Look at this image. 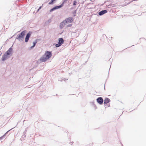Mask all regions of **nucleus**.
Instances as JSON below:
<instances>
[{"label":"nucleus","instance_id":"f257e3e1","mask_svg":"<svg viewBox=\"0 0 146 146\" xmlns=\"http://www.w3.org/2000/svg\"><path fill=\"white\" fill-rule=\"evenodd\" d=\"M52 56V53L49 51H46L45 54L43 55L40 58V60L42 62L46 61Z\"/></svg>","mask_w":146,"mask_h":146},{"label":"nucleus","instance_id":"f03ea898","mask_svg":"<svg viewBox=\"0 0 146 146\" xmlns=\"http://www.w3.org/2000/svg\"><path fill=\"white\" fill-rule=\"evenodd\" d=\"M26 32V31L25 30L22 31L21 33L17 36L16 37V39L19 41L23 40L24 36L25 35Z\"/></svg>","mask_w":146,"mask_h":146},{"label":"nucleus","instance_id":"7ed1b4c3","mask_svg":"<svg viewBox=\"0 0 146 146\" xmlns=\"http://www.w3.org/2000/svg\"><path fill=\"white\" fill-rule=\"evenodd\" d=\"M64 40L62 38H59L58 39V44H56L55 46L56 47L60 46L63 43Z\"/></svg>","mask_w":146,"mask_h":146},{"label":"nucleus","instance_id":"20e7f679","mask_svg":"<svg viewBox=\"0 0 146 146\" xmlns=\"http://www.w3.org/2000/svg\"><path fill=\"white\" fill-rule=\"evenodd\" d=\"M10 56L7 55L6 53H5L2 56V57L1 59V60L3 61H4L6 60H7V59L9 58Z\"/></svg>","mask_w":146,"mask_h":146},{"label":"nucleus","instance_id":"39448f33","mask_svg":"<svg viewBox=\"0 0 146 146\" xmlns=\"http://www.w3.org/2000/svg\"><path fill=\"white\" fill-rule=\"evenodd\" d=\"M73 18L72 17H70L64 20V21H65L66 23H68L72 22L73 21Z\"/></svg>","mask_w":146,"mask_h":146},{"label":"nucleus","instance_id":"423d86ee","mask_svg":"<svg viewBox=\"0 0 146 146\" xmlns=\"http://www.w3.org/2000/svg\"><path fill=\"white\" fill-rule=\"evenodd\" d=\"M31 32H29L27 34L25 39V42H27L28 41L29 38L31 36Z\"/></svg>","mask_w":146,"mask_h":146},{"label":"nucleus","instance_id":"0eeeda50","mask_svg":"<svg viewBox=\"0 0 146 146\" xmlns=\"http://www.w3.org/2000/svg\"><path fill=\"white\" fill-rule=\"evenodd\" d=\"M97 102L100 104L102 105L103 104L104 100L102 98L99 97L96 99Z\"/></svg>","mask_w":146,"mask_h":146},{"label":"nucleus","instance_id":"6e6552de","mask_svg":"<svg viewBox=\"0 0 146 146\" xmlns=\"http://www.w3.org/2000/svg\"><path fill=\"white\" fill-rule=\"evenodd\" d=\"M12 47V46L9 49L5 52L7 55H9L10 56V55L12 54V52L13 51V48Z\"/></svg>","mask_w":146,"mask_h":146},{"label":"nucleus","instance_id":"1a4fd4ad","mask_svg":"<svg viewBox=\"0 0 146 146\" xmlns=\"http://www.w3.org/2000/svg\"><path fill=\"white\" fill-rule=\"evenodd\" d=\"M107 11L106 10H102L98 13V14L100 16H102L104 14L106 13Z\"/></svg>","mask_w":146,"mask_h":146},{"label":"nucleus","instance_id":"9d476101","mask_svg":"<svg viewBox=\"0 0 146 146\" xmlns=\"http://www.w3.org/2000/svg\"><path fill=\"white\" fill-rule=\"evenodd\" d=\"M66 24L65 21H64V20L60 24V29H62Z\"/></svg>","mask_w":146,"mask_h":146},{"label":"nucleus","instance_id":"9b49d317","mask_svg":"<svg viewBox=\"0 0 146 146\" xmlns=\"http://www.w3.org/2000/svg\"><path fill=\"white\" fill-rule=\"evenodd\" d=\"M110 101V99L108 98H106L105 99L104 102V104H106L108 103H109Z\"/></svg>","mask_w":146,"mask_h":146},{"label":"nucleus","instance_id":"f8f14e48","mask_svg":"<svg viewBox=\"0 0 146 146\" xmlns=\"http://www.w3.org/2000/svg\"><path fill=\"white\" fill-rule=\"evenodd\" d=\"M15 127H14L13 128H12L10 130L8 131L3 136H2L1 137H0V140H1L3 139V137L5 135L8 133L9 131L10 130H12V129H13L14 128H15Z\"/></svg>","mask_w":146,"mask_h":146},{"label":"nucleus","instance_id":"ddd939ff","mask_svg":"<svg viewBox=\"0 0 146 146\" xmlns=\"http://www.w3.org/2000/svg\"><path fill=\"white\" fill-rule=\"evenodd\" d=\"M63 5H64L63 3H62L61 5H59L55 6V8H56V9H58L61 8L63 6Z\"/></svg>","mask_w":146,"mask_h":146},{"label":"nucleus","instance_id":"4468645a","mask_svg":"<svg viewBox=\"0 0 146 146\" xmlns=\"http://www.w3.org/2000/svg\"><path fill=\"white\" fill-rule=\"evenodd\" d=\"M56 0H51L48 3L49 5H52L54 4V2Z\"/></svg>","mask_w":146,"mask_h":146},{"label":"nucleus","instance_id":"2eb2a0df","mask_svg":"<svg viewBox=\"0 0 146 146\" xmlns=\"http://www.w3.org/2000/svg\"><path fill=\"white\" fill-rule=\"evenodd\" d=\"M56 8H55V7H54L52 8L51 9H50V12H52L53 11H54L55 10H56Z\"/></svg>","mask_w":146,"mask_h":146},{"label":"nucleus","instance_id":"dca6fc26","mask_svg":"<svg viewBox=\"0 0 146 146\" xmlns=\"http://www.w3.org/2000/svg\"><path fill=\"white\" fill-rule=\"evenodd\" d=\"M37 40H36L35 41L33 42V45H34V46H35V45H36V44L37 43Z\"/></svg>","mask_w":146,"mask_h":146},{"label":"nucleus","instance_id":"f3484780","mask_svg":"<svg viewBox=\"0 0 146 146\" xmlns=\"http://www.w3.org/2000/svg\"><path fill=\"white\" fill-rule=\"evenodd\" d=\"M77 3V2L76 1H74L73 3V5H76Z\"/></svg>","mask_w":146,"mask_h":146},{"label":"nucleus","instance_id":"a211bd4d","mask_svg":"<svg viewBox=\"0 0 146 146\" xmlns=\"http://www.w3.org/2000/svg\"><path fill=\"white\" fill-rule=\"evenodd\" d=\"M68 0H63V1H62V3H63V4H64L65 3H66L67 2V1Z\"/></svg>","mask_w":146,"mask_h":146},{"label":"nucleus","instance_id":"6ab92c4d","mask_svg":"<svg viewBox=\"0 0 146 146\" xmlns=\"http://www.w3.org/2000/svg\"><path fill=\"white\" fill-rule=\"evenodd\" d=\"M72 26V24H68L67 25V27H71Z\"/></svg>","mask_w":146,"mask_h":146},{"label":"nucleus","instance_id":"aec40b11","mask_svg":"<svg viewBox=\"0 0 146 146\" xmlns=\"http://www.w3.org/2000/svg\"><path fill=\"white\" fill-rule=\"evenodd\" d=\"M42 8V6H40L37 10V11H38Z\"/></svg>","mask_w":146,"mask_h":146},{"label":"nucleus","instance_id":"412c9836","mask_svg":"<svg viewBox=\"0 0 146 146\" xmlns=\"http://www.w3.org/2000/svg\"><path fill=\"white\" fill-rule=\"evenodd\" d=\"M35 46H34V45H33L32 46H31V48H34Z\"/></svg>","mask_w":146,"mask_h":146},{"label":"nucleus","instance_id":"4be33fe9","mask_svg":"<svg viewBox=\"0 0 146 146\" xmlns=\"http://www.w3.org/2000/svg\"><path fill=\"white\" fill-rule=\"evenodd\" d=\"M23 133H24V134L25 135V132H23Z\"/></svg>","mask_w":146,"mask_h":146},{"label":"nucleus","instance_id":"5701e85b","mask_svg":"<svg viewBox=\"0 0 146 146\" xmlns=\"http://www.w3.org/2000/svg\"><path fill=\"white\" fill-rule=\"evenodd\" d=\"M71 145H72V143H73L72 142H71Z\"/></svg>","mask_w":146,"mask_h":146},{"label":"nucleus","instance_id":"b1692460","mask_svg":"<svg viewBox=\"0 0 146 146\" xmlns=\"http://www.w3.org/2000/svg\"><path fill=\"white\" fill-rule=\"evenodd\" d=\"M71 145H72V143H73L72 142H71Z\"/></svg>","mask_w":146,"mask_h":146},{"label":"nucleus","instance_id":"393cba45","mask_svg":"<svg viewBox=\"0 0 146 146\" xmlns=\"http://www.w3.org/2000/svg\"><path fill=\"white\" fill-rule=\"evenodd\" d=\"M2 54V53H1V54H0V56H1V54Z\"/></svg>","mask_w":146,"mask_h":146},{"label":"nucleus","instance_id":"a878e982","mask_svg":"<svg viewBox=\"0 0 146 146\" xmlns=\"http://www.w3.org/2000/svg\"><path fill=\"white\" fill-rule=\"evenodd\" d=\"M64 79V81H65L66 80H65V79Z\"/></svg>","mask_w":146,"mask_h":146}]
</instances>
